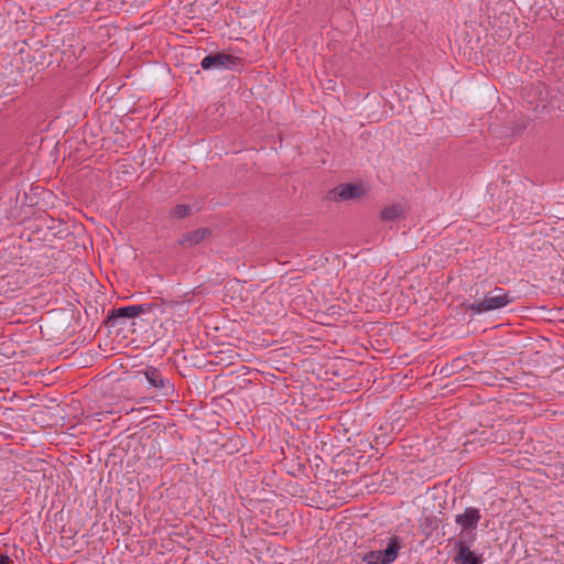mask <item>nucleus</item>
Instances as JSON below:
<instances>
[{"mask_svg":"<svg viewBox=\"0 0 564 564\" xmlns=\"http://www.w3.org/2000/svg\"><path fill=\"white\" fill-rule=\"evenodd\" d=\"M402 547L401 536L393 534L388 538L386 549L366 552L360 558L366 564H392L398 558Z\"/></svg>","mask_w":564,"mask_h":564,"instance_id":"1","label":"nucleus"},{"mask_svg":"<svg viewBox=\"0 0 564 564\" xmlns=\"http://www.w3.org/2000/svg\"><path fill=\"white\" fill-rule=\"evenodd\" d=\"M549 95L546 85L538 80L524 88L523 98L530 110L544 115L549 108Z\"/></svg>","mask_w":564,"mask_h":564,"instance_id":"2","label":"nucleus"},{"mask_svg":"<svg viewBox=\"0 0 564 564\" xmlns=\"http://www.w3.org/2000/svg\"><path fill=\"white\" fill-rule=\"evenodd\" d=\"M471 443L485 444H508L511 442L510 424L502 422L481 431L471 433Z\"/></svg>","mask_w":564,"mask_h":564,"instance_id":"3","label":"nucleus"},{"mask_svg":"<svg viewBox=\"0 0 564 564\" xmlns=\"http://www.w3.org/2000/svg\"><path fill=\"white\" fill-rule=\"evenodd\" d=\"M481 520L478 508L467 507L463 513L455 516V522L460 527L459 540L476 541V529Z\"/></svg>","mask_w":564,"mask_h":564,"instance_id":"4","label":"nucleus"},{"mask_svg":"<svg viewBox=\"0 0 564 564\" xmlns=\"http://www.w3.org/2000/svg\"><path fill=\"white\" fill-rule=\"evenodd\" d=\"M161 307L159 302L120 306L117 308H112L108 315V323L111 326H115L117 322L121 318H134L140 316L141 314L152 313L154 310Z\"/></svg>","mask_w":564,"mask_h":564,"instance_id":"5","label":"nucleus"},{"mask_svg":"<svg viewBox=\"0 0 564 564\" xmlns=\"http://www.w3.org/2000/svg\"><path fill=\"white\" fill-rule=\"evenodd\" d=\"M242 58L225 52L205 56L200 66L204 70L209 69H238L242 66Z\"/></svg>","mask_w":564,"mask_h":564,"instance_id":"6","label":"nucleus"},{"mask_svg":"<svg viewBox=\"0 0 564 564\" xmlns=\"http://www.w3.org/2000/svg\"><path fill=\"white\" fill-rule=\"evenodd\" d=\"M63 219H55L51 214H39V239L41 241H52L53 238L63 237L67 229L64 228Z\"/></svg>","mask_w":564,"mask_h":564,"instance_id":"7","label":"nucleus"},{"mask_svg":"<svg viewBox=\"0 0 564 564\" xmlns=\"http://www.w3.org/2000/svg\"><path fill=\"white\" fill-rule=\"evenodd\" d=\"M55 254L56 249L53 246L43 243L35 251L30 265L34 267L35 270L41 271V274L51 272L52 269H54L56 261Z\"/></svg>","mask_w":564,"mask_h":564,"instance_id":"8","label":"nucleus"},{"mask_svg":"<svg viewBox=\"0 0 564 564\" xmlns=\"http://www.w3.org/2000/svg\"><path fill=\"white\" fill-rule=\"evenodd\" d=\"M367 189L362 184H339L327 193V199L333 202L358 199L366 195Z\"/></svg>","mask_w":564,"mask_h":564,"instance_id":"9","label":"nucleus"},{"mask_svg":"<svg viewBox=\"0 0 564 564\" xmlns=\"http://www.w3.org/2000/svg\"><path fill=\"white\" fill-rule=\"evenodd\" d=\"M511 301V297L492 296L489 293H486L484 299L477 300L466 307L467 310L474 311L476 313H485L502 308L510 304Z\"/></svg>","mask_w":564,"mask_h":564,"instance_id":"10","label":"nucleus"},{"mask_svg":"<svg viewBox=\"0 0 564 564\" xmlns=\"http://www.w3.org/2000/svg\"><path fill=\"white\" fill-rule=\"evenodd\" d=\"M20 214H8L6 218L8 220H12L18 225L22 226V231L20 232V237L22 238L24 235L28 236V241L34 239H39V214H32L31 216H25L23 218H19Z\"/></svg>","mask_w":564,"mask_h":564,"instance_id":"11","label":"nucleus"},{"mask_svg":"<svg viewBox=\"0 0 564 564\" xmlns=\"http://www.w3.org/2000/svg\"><path fill=\"white\" fill-rule=\"evenodd\" d=\"M475 541L469 540H458L455 543V549L457 551L455 555V561L460 564H482L484 557L482 554H477L476 552L471 551L469 547L470 543H474Z\"/></svg>","mask_w":564,"mask_h":564,"instance_id":"12","label":"nucleus"},{"mask_svg":"<svg viewBox=\"0 0 564 564\" xmlns=\"http://www.w3.org/2000/svg\"><path fill=\"white\" fill-rule=\"evenodd\" d=\"M143 373L148 382L154 388L162 389L164 394H167V390H173V386L162 376V372L158 368L149 366Z\"/></svg>","mask_w":564,"mask_h":564,"instance_id":"13","label":"nucleus"},{"mask_svg":"<svg viewBox=\"0 0 564 564\" xmlns=\"http://www.w3.org/2000/svg\"><path fill=\"white\" fill-rule=\"evenodd\" d=\"M212 235V229L205 227V228H198L192 231H188L182 236V238L178 240V243L184 248H191L198 243H200L203 240L208 238Z\"/></svg>","mask_w":564,"mask_h":564,"instance_id":"14","label":"nucleus"},{"mask_svg":"<svg viewBox=\"0 0 564 564\" xmlns=\"http://www.w3.org/2000/svg\"><path fill=\"white\" fill-rule=\"evenodd\" d=\"M195 208V206H192L189 204H178L173 212H192V209ZM197 212L200 209L199 207H196Z\"/></svg>","mask_w":564,"mask_h":564,"instance_id":"15","label":"nucleus"},{"mask_svg":"<svg viewBox=\"0 0 564 564\" xmlns=\"http://www.w3.org/2000/svg\"><path fill=\"white\" fill-rule=\"evenodd\" d=\"M492 296H501V297H510L509 293L505 291L502 288H495L494 290L488 292Z\"/></svg>","mask_w":564,"mask_h":564,"instance_id":"16","label":"nucleus"},{"mask_svg":"<svg viewBox=\"0 0 564 564\" xmlns=\"http://www.w3.org/2000/svg\"><path fill=\"white\" fill-rule=\"evenodd\" d=\"M380 216H381V221L389 223V221H393V220L398 219L399 216H401V214H380Z\"/></svg>","mask_w":564,"mask_h":564,"instance_id":"17","label":"nucleus"},{"mask_svg":"<svg viewBox=\"0 0 564 564\" xmlns=\"http://www.w3.org/2000/svg\"><path fill=\"white\" fill-rule=\"evenodd\" d=\"M0 564H13L12 558L7 554L0 555Z\"/></svg>","mask_w":564,"mask_h":564,"instance_id":"18","label":"nucleus"},{"mask_svg":"<svg viewBox=\"0 0 564 564\" xmlns=\"http://www.w3.org/2000/svg\"><path fill=\"white\" fill-rule=\"evenodd\" d=\"M550 245H551L550 242H547L546 240H543L542 246H539L538 249L542 250L543 248H547Z\"/></svg>","mask_w":564,"mask_h":564,"instance_id":"19","label":"nucleus"},{"mask_svg":"<svg viewBox=\"0 0 564 564\" xmlns=\"http://www.w3.org/2000/svg\"><path fill=\"white\" fill-rule=\"evenodd\" d=\"M15 263L23 265L25 263V261H23V257H20L19 261H17Z\"/></svg>","mask_w":564,"mask_h":564,"instance_id":"20","label":"nucleus"},{"mask_svg":"<svg viewBox=\"0 0 564 564\" xmlns=\"http://www.w3.org/2000/svg\"><path fill=\"white\" fill-rule=\"evenodd\" d=\"M178 215V218H184L185 216H187L188 214H185V213H182V214H177Z\"/></svg>","mask_w":564,"mask_h":564,"instance_id":"21","label":"nucleus"},{"mask_svg":"<svg viewBox=\"0 0 564 564\" xmlns=\"http://www.w3.org/2000/svg\"><path fill=\"white\" fill-rule=\"evenodd\" d=\"M85 216H86V218H87L88 220H90V221H93V223H94V221H96V220H95V218H94L93 216H91V217H88L86 214H85Z\"/></svg>","mask_w":564,"mask_h":564,"instance_id":"22","label":"nucleus"},{"mask_svg":"<svg viewBox=\"0 0 564 564\" xmlns=\"http://www.w3.org/2000/svg\"><path fill=\"white\" fill-rule=\"evenodd\" d=\"M382 212L388 213V212H395V210L394 209H390V208H384Z\"/></svg>","mask_w":564,"mask_h":564,"instance_id":"23","label":"nucleus"},{"mask_svg":"<svg viewBox=\"0 0 564 564\" xmlns=\"http://www.w3.org/2000/svg\"><path fill=\"white\" fill-rule=\"evenodd\" d=\"M426 520L429 521L427 527H431L432 520H429V519H426Z\"/></svg>","mask_w":564,"mask_h":564,"instance_id":"24","label":"nucleus"},{"mask_svg":"<svg viewBox=\"0 0 564 564\" xmlns=\"http://www.w3.org/2000/svg\"><path fill=\"white\" fill-rule=\"evenodd\" d=\"M426 520L429 521L427 527H431L432 520H429V519H426Z\"/></svg>","mask_w":564,"mask_h":564,"instance_id":"25","label":"nucleus"}]
</instances>
